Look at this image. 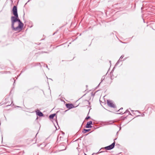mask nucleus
I'll return each instance as SVG.
<instances>
[{"label":"nucleus","mask_w":155,"mask_h":155,"mask_svg":"<svg viewBox=\"0 0 155 155\" xmlns=\"http://www.w3.org/2000/svg\"><path fill=\"white\" fill-rule=\"evenodd\" d=\"M124 55H122L120 57V58L119 59H120V61H121L122 60H121V59H122L124 57Z\"/></svg>","instance_id":"nucleus-15"},{"label":"nucleus","mask_w":155,"mask_h":155,"mask_svg":"<svg viewBox=\"0 0 155 155\" xmlns=\"http://www.w3.org/2000/svg\"><path fill=\"white\" fill-rule=\"evenodd\" d=\"M114 122V121H110L108 122H106V125H110L112 124Z\"/></svg>","instance_id":"nucleus-8"},{"label":"nucleus","mask_w":155,"mask_h":155,"mask_svg":"<svg viewBox=\"0 0 155 155\" xmlns=\"http://www.w3.org/2000/svg\"><path fill=\"white\" fill-rule=\"evenodd\" d=\"M13 103V101H12V103Z\"/></svg>","instance_id":"nucleus-28"},{"label":"nucleus","mask_w":155,"mask_h":155,"mask_svg":"<svg viewBox=\"0 0 155 155\" xmlns=\"http://www.w3.org/2000/svg\"><path fill=\"white\" fill-rule=\"evenodd\" d=\"M107 104L110 107L113 108L115 107V105L114 104L112 101L107 100Z\"/></svg>","instance_id":"nucleus-4"},{"label":"nucleus","mask_w":155,"mask_h":155,"mask_svg":"<svg viewBox=\"0 0 155 155\" xmlns=\"http://www.w3.org/2000/svg\"><path fill=\"white\" fill-rule=\"evenodd\" d=\"M115 144V142L114 141L113 143H112L111 145L106 147L104 148H102L100 150V151L102 149H106V150H110L113 149L114 147Z\"/></svg>","instance_id":"nucleus-2"},{"label":"nucleus","mask_w":155,"mask_h":155,"mask_svg":"<svg viewBox=\"0 0 155 155\" xmlns=\"http://www.w3.org/2000/svg\"><path fill=\"white\" fill-rule=\"evenodd\" d=\"M123 109V108H120L119 110H118L120 112V113L119 114H124V113H123V112L121 111H122V110Z\"/></svg>","instance_id":"nucleus-12"},{"label":"nucleus","mask_w":155,"mask_h":155,"mask_svg":"<svg viewBox=\"0 0 155 155\" xmlns=\"http://www.w3.org/2000/svg\"><path fill=\"white\" fill-rule=\"evenodd\" d=\"M110 63L111 64V61H110Z\"/></svg>","instance_id":"nucleus-26"},{"label":"nucleus","mask_w":155,"mask_h":155,"mask_svg":"<svg viewBox=\"0 0 155 155\" xmlns=\"http://www.w3.org/2000/svg\"><path fill=\"white\" fill-rule=\"evenodd\" d=\"M12 12L14 17L18 16V14L17 13V9L16 6H14L12 9Z\"/></svg>","instance_id":"nucleus-3"},{"label":"nucleus","mask_w":155,"mask_h":155,"mask_svg":"<svg viewBox=\"0 0 155 155\" xmlns=\"http://www.w3.org/2000/svg\"><path fill=\"white\" fill-rule=\"evenodd\" d=\"M90 118V116H87L85 118V119L87 120L89 119Z\"/></svg>","instance_id":"nucleus-17"},{"label":"nucleus","mask_w":155,"mask_h":155,"mask_svg":"<svg viewBox=\"0 0 155 155\" xmlns=\"http://www.w3.org/2000/svg\"><path fill=\"white\" fill-rule=\"evenodd\" d=\"M66 147H65V148L64 149H63L62 150H66Z\"/></svg>","instance_id":"nucleus-20"},{"label":"nucleus","mask_w":155,"mask_h":155,"mask_svg":"<svg viewBox=\"0 0 155 155\" xmlns=\"http://www.w3.org/2000/svg\"><path fill=\"white\" fill-rule=\"evenodd\" d=\"M15 25H16V24H15Z\"/></svg>","instance_id":"nucleus-31"},{"label":"nucleus","mask_w":155,"mask_h":155,"mask_svg":"<svg viewBox=\"0 0 155 155\" xmlns=\"http://www.w3.org/2000/svg\"><path fill=\"white\" fill-rule=\"evenodd\" d=\"M90 130V129H84L82 132L84 134L86 133L87 132L89 131Z\"/></svg>","instance_id":"nucleus-10"},{"label":"nucleus","mask_w":155,"mask_h":155,"mask_svg":"<svg viewBox=\"0 0 155 155\" xmlns=\"http://www.w3.org/2000/svg\"><path fill=\"white\" fill-rule=\"evenodd\" d=\"M11 27L13 30L17 31L22 30L23 27V24L18 18V15L11 17Z\"/></svg>","instance_id":"nucleus-1"},{"label":"nucleus","mask_w":155,"mask_h":155,"mask_svg":"<svg viewBox=\"0 0 155 155\" xmlns=\"http://www.w3.org/2000/svg\"><path fill=\"white\" fill-rule=\"evenodd\" d=\"M120 61V59H119L118 61L116 63V64H115V66H117L119 64V62Z\"/></svg>","instance_id":"nucleus-14"},{"label":"nucleus","mask_w":155,"mask_h":155,"mask_svg":"<svg viewBox=\"0 0 155 155\" xmlns=\"http://www.w3.org/2000/svg\"><path fill=\"white\" fill-rule=\"evenodd\" d=\"M105 77V76H104L102 77V78H101V80H102L101 81H103V80L104 79Z\"/></svg>","instance_id":"nucleus-16"},{"label":"nucleus","mask_w":155,"mask_h":155,"mask_svg":"<svg viewBox=\"0 0 155 155\" xmlns=\"http://www.w3.org/2000/svg\"><path fill=\"white\" fill-rule=\"evenodd\" d=\"M85 155H86V154H85Z\"/></svg>","instance_id":"nucleus-30"},{"label":"nucleus","mask_w":155,"mask_h":155,"mask_svg":"<svg viewBox=\"0 0 155 155\" xmlns=\"http://www.w3.org/2000/svg\"><path fill=\"white\" fill-rule=\"evenodd\" d=\"M92 124V122L91 121L88 122L86 125L85 127L86 128H90L92 127L91 125Z\"/></svg>","instance_id":"nucleus-6"},{"label":"nucleus","mask_w":155,"mask_h":155,"mask_svg":"<svg viewBox=\"0 0 155 155\" xmlns=\"http://www.w3.org/2000/svg\"><path fill=\"white\" fill-rule=\"evenodd\" d=\"M128 113V115H130V114L131 115V114H130V112L127 110H126V111L125 112H124V113Z\"/></svg>","instance_id":"nucleus-13"},{"label":"nucleus","mask_w":155,"mask_h":155,"mask_svg":"<svg viewBox=\"0 0 155 155\" xmlns=\"http://www.w3.org/2000/svg\"><path fill=\"white\" fill-rule=\"evenodd\" d=\"M46 67L48 68V66L47 65H46Z\"/></svg>","instance_id":"nucleus-29"},{"label":"nucleus","mask_w":155,"mask_h":155,"mask_svg":"<svg viewBox=\"0 0 155 155\" xmlns=\"http://www.w3.org/2000/svg\"><path fill=\"white\" fill-rule=\"evenodd\" d=\"M55 115H56V114H51L50 115V116H49V118L50 119H52L55 116Z\"/></svg>","instance_id":"nucleus-9"},{"label":"nucleus","mask_w":155,"mask_h":155,"mask_svg":"<svg viewBox=\"0 0 155 155\" xmlns=\"http://www.w3.org/2000/svg\"><path fill=\"white\" fill-rule=\"evenodd\" d=\"M17 107H19V106H17Z\"/></svg>","instance_id":"nucleus-22"},{"label":"nucleus","mask_w":155,"mask_h":155,"mask_svg":"<svg viewBox=\"0 0 155 155\" xmlns=\"http://www.w3.org/2000/svg\"><path fill=\"white\" fill-rule=\"evenodd\" d=\"M36 113L37 115L38 116H39L40 117H41L43 115V114L38 110H37V111H36Z\"/></svg>","instance_id":"nucleus-7"},{"label":"nucleus","mask_w":155,"mask_h":155,"mask_svg":"<svg viewBox=\"0 0 155 155\" xmlns=\"http://www.w3.org/2000/svg\"><path fill=\"white\" fill-rule=\"evenodd\" d=\"M66 106L69 109H71L75 107L74 105L72 104H66Z\"/></svg>","instance_id":"nucleus-5"},{"label":"nucleus","mask_w":155,"mask_h":155,"mask_svg":"<svg viewBox=\"0 0 155 155\" xmlns=\"http://www.w3.org/2000/svg\"><path fill=\"white\" fill-rule=\"evenodd\" d=\"M102 152V151H100V152L99 151V152H98V153H101V152Z\"/></svg>","instance_id":"nucleus-18"},{"label":"nucleus","mask_w":155,"mask_h":155,"mask_svg":"<svg viewBox=\"0 0 155 155\" xmlns=\"http://www.w3.org/2000/svg\"><path fill=\"white\" fill-rule=\"evenodd\" d=\"M126 59V58L124 59L123 61H124V60H125Z\"/></svg>","instance_id":"nucleus-21"},{"label":"nucleus","mask_w":155,"mask_h":155,"mask_svg":"<svg viewBox=\"0 0 155 155\" xmlns=\"http://www.w3.org/2000/svg\"><path fill=\"white\" fill-rule=\"evenodd\" d=\"M144 116V114H143V115H142V117H143V116Z\"/></svg>","instance_id":"nucleus-19"},{"label":"nucleus","mask_w":155,"mask_h":155,"mask_svg":"<svg viewBox=\"0 0 155 155\" xmlns=\"http://www.w3.org/2000/svg\"><path fill=\"white\" fill-rule=\"evenodd\" d=\"M121 129V127H120V130Z\"/></svg>","instance_id":"nucleus-23"},{"label":"nucleus","mask_w":155,"mask_h":155,"mask_svg":"<svg viewBox=\"0 0 155 155\" xmlns=\"http://www.w3.org/2000/svg\"><path fill=\"white\" fill-rule=\"evenodd\" d=\"M0 68H2L0 66Z\"/></svg>","instance_id":"nucleus-24"},{"label":"nucleus","mask_w":155,"mask_h":155,"mask_svg":"<svg viewBox=\"0 0 155 155\" xmlns=\"http://www.w3.org/2000/svg\"><path fill=\"white\" fill-rule=\"evenodd\" d=\"M84 104H87V106H88L87 104H90V103L89 102V101L87 100H85L84 101Z\"/></svg>","instance_id":"nucleus-11"},{"label":"nucleus","mask_w":155,"mask_h":155,"mask_svg":"<svg viewBox=\"0 0 155 155\" xmlns=\"http://www.w3.org/2000/svg\"><path fill=\"white\" fill-rule=\"evenodd\" d=\"M55 127H56V130H57V127H56V126H55Z\"/></svg>","instance_id":"nucleus-27"},{"label":"nucleus","mask_w":155,"mask_h":155,"mask_svg":"<svg viewBox=\"0 0 155 155\" xmlns=\"http://www.w3.org/2000/svg\"><path fill=\"white\" fill-rule=\"evenodd\" d=\"M56 121V123H57V124L58 125V123H57V121Z\"/></svg>","instance_id":"nucleus-25"}]
</instances>
